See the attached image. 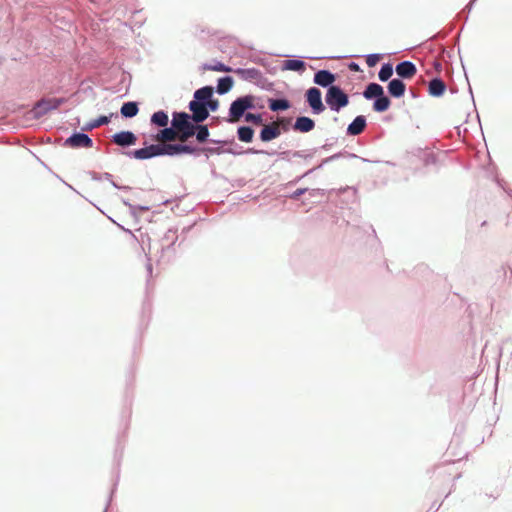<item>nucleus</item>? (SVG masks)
<instances>
[{"label":"nucleus","instance_id":"nucleus-1","mask_svg":"<svg viewBox=\"0 0 512 512\" xmlns=\"http://www.w3.org/2000/svg\"><path fill=\"white\" fill-rule=\"evenodd\" d=\"M197 123H194L190 114L186 112H174L171 125L179 133V141L185 143L190 137L194 136Z\"/></svg>","mask_w":512,"mask_h":512},{"label":"nucleus","instance_id":"nucleus-2","mask_svg":"<svg viewBox=\"0 0 512 512\" xmlns=\"http://www.w3.org/2000/svg\"><path fill=\"white\" fill-rule=\"evenodd\" d=\"M256 100L257 97L254 95H245L234 100L230 105L229 118L227 121L230 123L238 122L245 116V112L248 109L256 108Z\"/></svg>","mask_w":512,"mask_h":512},{"label":"nucleus","instance_id":"nucleus-3","mask_svg":"<svg viewBox=\"0 0 512 512\" xmlns=\"http://www.w3.org/2000/svg\"><path fill=\"white\" fill-rule=\"evenodd\" d=\"M325 101L333 111H339L349 103L348 95L339 86H330L327 90Z\"/></svg>","mask_w":512,"mask_h":512},{"label":"nucleus","instance_id":"nucleus-4","mask_svg":"<svg viewBox=\"0 0 512 512\" xmlns=\"http://www.w3.org/2000/svg\"><path fill=\"white\" fill-rule=\"evenodd\" d=\"M321 96V91L316 87H311L306 91V101L314 114H321L325 111Z\"/></svg>","mask_w":512,"mask_h":512},{"label":"nucleus","instance_id":"nucleus-5","mask_svg":"<svg viewBox=\"0 0 512 512\" xmlns=\"http://www.w3.org/2000/svg\"><path fill=\"white\" fill-rule=\"evenodd\" d=\"M62 103V99H43L36 103L32 109V113L35 118H40L47 114L49 111L57 109Z\"/></svg>","mask_w":512,"mask_h":512},{"label":"nucleus","instance_id":"nucleus-6","mask_svg":"<svg viewBox=\"0 0 512 512\" xmlns=\"http://www.w3.org/2000/svg\"><path fill=\"white\" fill-rule=\"evenodd\" d=\"M161 155H179V154H194L197 149L195 147H192L190 145L185 144H172V143H166V144H159Z\"/></svg>","mask_w":512,"mask_h":512},{"label":"nucleus","instance_id":"nucleus-7","mask_svg":"<svg viewBox=\"0 0 512 512\" xmlns=\"http://www.w3.org/2000/svg\"><path fill=\"white\" fill-rule=\"evenodd\" d=\"M189 109L192 112L190 117L192 118L194 123H202L209 116L207 105L203 102L191 101L189 103Z\"/></svg>","mask_w":512,"mask_h":512},{"label":"nucleus","instance_id":"nucleus-8","mask_svg":"<svg viewBox=\"0 0 512 512\" xmlns=\"http://www.w3.org/2000/svg\"><path fill=\"white\" fill-rule=\"evenodd\" d=\"M130 155L138 160H146L156 156H161V150L159 144H151L149 146L132 151Z\"/></svg>","mask_w":512,"mask_h":512},{"label":"nucleus","instance_id":"nucleus-9","mask_svg":"<svg viewBox=\"0 0 512 512\" xmlns=\"http://www.w3.org/2000/svg\"><path fill=\"white\" fill-rule=\"evenodd\" d=\"M154 140L159 144H166L175 140L179 141V133L172 125L170 128L166 126L154 136Z\"/></svg>","mask_w":512,"mask_h":512},{"label":"nucleus","instance_id":"nucleus-10","mask_svg":"<svg viewBox=\"0 0 512 512\" xmlns=\"http://www.w3.org/2000/svg\"><path fill=\"white\" fill-rule=\"evenodd\" d=\"M280 134V123L278 121H275L263 127V129L260 132V139L263 142H268L279 137Z\"/></svg>","mask_w":512,"mask_h":512},{"label":"nucleus","instance_id":"nucleus-11","mask_svg":"<svg viewBox=\"0 0 512 512\" xmlns=\"http://www.w3.org/2000/svg\"><path fill=\"white\" fill-rule=\"evenodd\" d=\"M66 144L73 148L92 147V139L84 133H75L66 140Z\"/></svg>","mask_w":512,"mask_h":512},{"label":"nucleus","instance_id":"nucleus-12","mask_svg":"<svg viewBox=\"0 0 512 512\" xmlns=\"http://www.w3.org/2000/svg\"><path fill=\"white\" fill-rule=\"evenodd\" d=\"M113 142L121 147L134 145L137 137L130 131H121L113 135Z\"/></svg>","mask_w":512,"mask_h":512},{"label":"nucleus","instance_id":"nucleus-13","mask_svg":"<svg viewBox=\"0 0 512 512\" xmlns=\"http://www.w3.org/2000/svg\"><path fill=\"white\" fill-rule=\"evenodd\" d=\"M314 83L322 87H330L335 82L336 77L328 70H319L314 75Z\"/></svg>","mask_w":512,"mask_h":512},{"label":"nucleus","instance_id":"nucleus-14","mask_svg":"<svg viewBox=\"0 0 512 512\" xmlns=\"http://www.w3.org/2000/svg\"><path fill=\"white\" fill-rule=\"evenodd\" d=\"M417 69L416 66L410 61H404L396 66V73L398 76L410 79L416 75Z\"/></svg>","mask_w":512,"mask_h":512},{"label":"nucleus","instance_id":"nucleus-15","mask_svg":"<svg viewBox=\"0 0 512 512\" xmlns=\"http://www.w3.org/2000/svg\"><path fill=\"white\" fill-rule=\"evenodd\" d=\"M315 128V122L309 117H298L294 123L293 129L298 132L307 133Z\"/></svg>","mask_w":512,"mask_h":512},{"label":"nucleus","instance_id":"nucleus-16","mask_svg":"<svg viewBox=\"0 0 512 512\" xmlns=\"http://www.w3.org/2000/svg\"><path fill=\"white\" fill-rule=\"evenodd\" d=\"M366 127V118L362 115L357 116L352 123L348 125L347 134L356 136L361 134Z\"/></svg>","mask_w":512,"mask_h":512},{"label":"nucleus","instance_id":"nucleus-17","mask_svg":"<svg viewBox=\"0 0 512 512\" xmlns=\"http://www.w3.org/2000/svg\"><path fill=\"white\" fill-rule=\"evenodd\" d=\"M406 86L403 81L399 79H393L388 84V91L391 96L399 98L405 93Z\"/></svg>","mask_w":512,"mask_h":512},{"label":"nucleus","instance_id":"nucleus-18","mask_svg":"<svg viewBox=\"0 0 512 512\" xmlns=\"http://www.w3.org/2000/svg\"><path fill=\"white\" fill-rule=\"evenodd\" d=\"M384 94L383 87L377 83H370L363 92L366 99L378 98Z\"/></svg>","mask_w":512,"mask_h":512},{"label":"nucleus","instance_id":"nucleus-19","mask_svg":"<svg viewBox=\"0 0 512 512\" xmlns=\"http://www.w3.org/2000/svg\"><path fill=\"white\" fill-rule=\"evenodd\" d=\"M445 90H446V85L441 79L435 78L430 81V83H429L430 95L439 97L444 94Z\"/></svg>","mask_w":512,"mask_h":512},{"label":"nucleus","instance_id":"nucleus-20","mask_svg":"<svg viewBox=\"0 0 512 512\" xmlns=\"http://www.w3.org/2000/svg\"><path fill=\"white\" fill-rule=\"evenodd\" d=\"M213 94V88L210 86L202 87L195 91L194 93V100L193 101H199L206 103Z\"/></svg>","mask_w":512,"mask_h":512},{"label":"nucleus","instance_id":"nucleus-21","mask_svg":"<svg viewBox=\"0 0 512 512\" xmlns=\"http://www.w3.org/2000/svg\"><path fill=\"white\" fill-rule=\"evenodd\" d=\"M139 109L136 102H126L121 107V114L126 118H132L137 115Z\"/></svg>","mask_w":512,"mask_h":512},{"label":"nucleus","instance_id":"nucleus-22","mask_svg":"<svg viewBox=\"0 0 512 512\" xmlns=\"http://www.w3.org/2000/svg\"><path fill=\"white\" fill-rule=\"evenodd\" d=\"M169 118L166 112L160 110L155 112L151 116V123L159 126V127H166L168 125Z\"/></svg>","mask_w":512,"mask_h":512},{"label":"nucleus","instance_id":"nucleus-23","mask_svg":"<svg viewBox=\"0 0 512 512\" xmlns=\"http://www.w3.org/2000/svg\"><path fill=\"white\" fill-rule=\"evenodd\" d=\"M390 104V99L382 94V96L376 98L375 102L373 103V110L376 112H384L389 109Z\"/></svg>","mask_w":512,"mask_h":512},{"label":"nucleus","instance_id":"nucleus-24","mask_svg":"<svg viewBox=\"0 0 512 512\" xmlns=\"http://www.w3.org/2000/svg\"><path fill=\"white\" fill-rule=\"evenodd\" d=\"M237 134L240 141L249 143L253 139L254 130L251 127L242 126L238 128Z\"/></svg>","mask_w":512,"mask_h":512},{"label":"nucleus","instance_id":"nucleus-25","mask_svg":"<svg viewBox=\"0 0 512 512\" xmlns=\"http://www.w3.org/2000/svg\"><path fill=\"white\" fill-rule=\"evenodd\" d=\"M232 86H233L232 77L227 76V77L220 78L218 81V85H217V92L219 94H225L228 91H230Z\"/></svg>","mask_w":512,"mask_h":512},{"label":"nucleus","instance_id":"nucleus-26","mask_svg":"<svg viewBox=\"0 0 512 512\" xmlns=\"http://www.w3.org/2000/svg\"><path fill=\"white\" fill-rule=\"evenodd\" d=\"M269 108L272 111L287 110L290 108V102L286 99H270Z\"/></svg>","mask_w":512,"mask_h":512},{"label":"nucleus","instance_id":"nucleus-27","mask_svg":"<svg viewBox=\"0 0 512 512\" xmlns=\"http://www.w3.org/2000/svg\"><path fill=\"white\" fill-rule=\"evenodd\" d=\"M197 129H195V136L198 142L204 143L207 141L209 137V130L206 125L196 124Z\"/></svg>","mask_w":512,"mask_h":512},{"label":"nucleus","instance_id":"nucleus-28","mask_svg":"<svg viewBox=\"0 0 512 512\" xmlns=\"http://www.w3.org/2000/svg\"><path fill=\"white\" fill-rule=\"evenodd\" d=\"M285 68L292 71H301L305 68V63L301 60H286Z\"/></svg>","mask_w":512,"mask_h":512},{"label":"nucleus","instance_id":"nucleus-29","mask_svg":"<svg viewBox=\"0 0 512 512\" xmlns=\"http://www.w3.org/2000/svg\"><path fill=\"white\" fill-rule=\"evenodd\" d=\"M392 74H393L392 65L388 63V64H384L382 66V68L379 71L378 76H379V79L384 82V81H387L392 76Z\"/></svg>","mask_w":512,"mask_h":512},{"label":"nucleus","instance_id":"nucleus-30","mask_svg":"<svg viewBox=\"0 0 512 512\" xmlns=\"http://www.w3.org/2000/svg\"><path fill=\"white\" fill-rule=\"evenodd\" d=\"M203 69L204 70H210V71H218V72H230L231 71V68L224 65L223 63H216V64H205L203 66Z\"/></svg>","mask_w":512,"mask_h":512},{"label":"nucleus","instance_id":"nucleus-31","mask_svg":"<svg viewBox=\"0 0 512 512\" xmlns=\"http://www.w3.org/2000/svg\"><path fill=\"white\" fill-rule=\"evenodd\" d=\"M245 121L251 122L255 125H260L263 122L262 115L261 114H252V113H246L245 114Z\"/></svg>","mask_w":512,"mask_h":512},{"label":"nucleus","instance_id":"nucleus-32","mask_svg":"<svg viewBox=\"0 0 512 512\" xmlns=\"http://www.w3.org/2000/svg\"><path fill=\"white\" fill-rule=\"evenodd\" d=\"M380 58L379 54H370L366 57V64L368 67H374L380 61Z\"/></svg>","mask_w":512,"mask_h":512},{"label":"nucleus","instance_id":"nucleus-33","mask_svg":"<svg viewBox=\"0 0 512 512\" xmlns=\"http://www.w3.org/2000/svg\"><path fill=\"white\" fill-rule=\"evenodd\" d=\"M109 123V117L107 116H101L98 119H96L92 124L91 128H96L105 124Z\"/></svg>","mask_w":512,"mask_h":512},{"label":"nucleus","instance_id":"nucleus-34","mask_svg":"<svg viewBox=\"0 0 512 512\" xmlns=\"http://www.w3.org/2000/svg\"><path fill=\"white\" fill-rule=\"evenodd\" d=\"M207 105V109L211 111H215L218 107V102L216 100H211V98L205 103Z\"/></svg>","mask_w":512,"mask_h":512},{"label":"nucleus","instance_id":"nucleus-35","mask_svg":"<svg viewBox=\"0 0 512 512\" xmlns=\"http://www.w3.org/2000/svg\"><path fill=\"white\" fill-rule=\"evenodd\" d=\"M305 189H298L295 191V196L298 197L304 193Z\"/></svg>","mask_w":512,"mask_h":512},{"label":"nucleus","instance_id":"nucleus-36","mask_svg":"<svg viewBox=\"0 0 512 512\" xmlns=\"http://www.w3.org/2000/svg\"><path fill=\"white\" fill-rule=\"evenodd\" d=\"M353 69L357 70L358 69V66L356 64L352 65L351 66Z\"/></svg>","mask_w":512,"mask_h":512}]
</instances>
